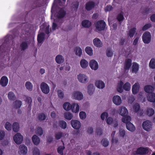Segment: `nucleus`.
<instances>
[{"label": "nucleus", "mask_w": 155, "mask_h": 155, "mask_svg": "<svg viewBox=\"0 0 155 155\" xmlns=\"http://www.w3.org/2000/svg\"><path fill=\"white\" fill-rule=\"evenodd\" d=\"M106 54L108 57H111L112 56L113 53L111 50L108 49L106 52Z\"/></svg>", "instance_id": "61"}, {"label": "nucleus", "mask_w": 155, "mask_h": 155, "mask_svg": "<svg viewBox=\"0 0 155 155\" xmlns=\"http://www.w3.org/2000/svg\"><path fill=\"white\" fill-rule=\"evenodd\" d=\"M144 90L145 91L148 93L153 92L154 88L153 86L150 85H146L144 87Z\"/></svg>", "instance_id": "26"}, {"label": "nucleus", "mask_w": 155, "mask_h": 155, "mask_svg": "<svg viewBox=\"0 0 155 155\" xmlns=\"http://www.w3.org/2000/svg\"><path fill=\"white\" fill-rule=\"evenodd\" d=\"M18 152L20 154L25 155L28 152V148L27 147L23 144L20 145L19 147Z\"/></svg>", "instance_id": "11"}, {"label": "nucleus", "mask_w": 155, "mask_h": 155, "mask_svg": "<svg viewBox=\"0 0 155 155\" xmlns=\"http://www.w3.org/2000/svg\"><path fill=\"white\" fill-rule=\"evenodd\" d=\"M123 84L124 83L122 81L118 83L117 88V90L118 92L121 93L123 91Z\"/></svg>", "instance_id": "32"}, {"label": "nucleus", "mask_w": 155, "mask_h": 155, "mask_svg": "<svg viewBox=\"0 0 155 155\" xmlns=\"http://www.w3.org/2000/svg\"><path fill=\"white\" fill-rule=\"evenodd\" d=\"M26 88L29 91H31L33 89V85L29 81H27L25 84Z\"/></svg>", "instance_id": "41"}, {"label": "nucleus", "mask_w": 155, "mask_h": 155, "mask_svg": "<svg viewBox=\"0 0 155 155\" xmlns=\"http://www.w3.org/2000/svg\"><path fill=\"white\" fill-rule=\"evenodd\" d=\"M101 143L103 146L104 147H107L109 144V141L106 139H103Z\"/></svg>", "instance_id": "54"}, {"label": "nucleus", "mask_w": 155, "mask_h": 155, "mask_svg": "<svg viewBox=\"0 0 155 155\" xmlns=\"http://www.w3.org/2000/svg\"><path fill=\"white\" fill-rule=\"evenodd\" d=\"M132 71L133 72L137 73L139 69V65L136 63H134L132 66Z\"/></svg>", "instance_id": "40"}, {"label": "nucleus", "mask_w": 155, "mask_h": 155, "mask_svg": "<svg viewBox=\"0 0 155 155\" xmlns=\"http://www.w3.org/2000/svg\"><path fill=\"white\" fill-rule=\"evenodd\" d=\"M149 152L148 148L140 147L137 149L134 154H144L147 153Z\"/></svg>", "instance_id": "10"}, {"label": "nucleus", "mask_w": 155, "mask_h": 155, "mask_svg": "<svg viewBox=\"0 0 155 155\" xmlns=\"http://www.w3.org/2000/svg\"><path fill=\"white\" fill-rule=\"evenodd\" d=\"M28 47V44L25 42H23L20 45L21 49L22 50H24Z\"/></svg>", "instance_id": "51"}, {"label": "nucleus", "mask_w": 155, "mask_h": 155, "mask_svg": "<svg viewBox=\"0 0 155 155\" xmlns=\"http://www.w3.org/2000/svg\"><path fill=\"white\" fill-rule=\"evenodd\" d=\"M65 14V12L64 10L62 8L59 9L58 12L56 14L57 16L59 18H63Z\"/></svg>", "instance_id": "30"}, {"label": "nucleus", "mask_w": 155, "mask_h": 155, "mask_svg": "<svg viewBox=\"0 0 155 155\" xmlns=\"http://www.w3.org/2000/svg\"><path fill=\"white\" fill-rule=\"evenodd\" d=\"M46 118V116L43 113L39 114L38 116V119L40 120H45Z\"/></svg>", "instance_id": "57"}, {"label": "nucleus", "mask_w": 155, "mask_h": 155, "mask_svg": "<svg viewBox=\"0 0 155 155\" xmlns=\"http://www.w3.org/2000/svg\"><path fill=\"white\" fill-rule=\"evenodd\" d=\"M114 103L117 105H119L121 103L122 100L120 97L118 95H115L113 98Z\"/></svg>", "instance_id": "13"}, {"label": "nucleus", "mask_w": 155, "mask_h": 155, "mask_svg": "<svg viewBox=\"0 0 155 155\" xmlns=\"http://www.w3.org/2000/svg\"><path fill=\"white\" fill-rule=\"evenodd\" d=\"M146 113L148 116H151L154 114V110L153 108L149 107L147 108L146 110Z\"/></svg>", "instance_id": "33"}, {"label": "nucleus", "mask_w": 155, "mask_h": 155, "mask_svg": "<svg viewBox=\"0 0 155 155\" xmlns=\"http://www.w3.org/2000/svg\"><path fill=\"white\" fill-rule=\"evenodd\" d=\"M147 99L148 101L151 102L155 101V93L152 92L148 93L147 95Z\"/></svg>", "instance_id": "16"}, {"label": "nucleus", "mask_w": 155, "mask_h": 155, "mask_svg": "<svg viewBox=\"0 0 155 155\" xmlns=\"http://www.w3.org/2000/svg\"><path fill=\"white\" fill-rule=\"evenodd\" d=\"M85 51L86 53L90 56L93 55V51L92 48L90 47H87L85 48Z\"/></svg>", "instance_id": "49"}, {"label": "nucleus", "mask_w": 155, "mask_h": 155, "mask_svg": "<svg viewBox=\"0 0 155 155\" xmlns=\"http://www.w3.org/2000/svg\"><path fill=\"white\" fill-rule=\"evenodd\" d=\"M133 109L134 112L138 111L140 109V106L139 104L136 103L134 104L133 106Z\"/></svg>", "instance_id": "55"}, {"label": "nucleus", "mask_w": 155, "mask_h": 155, "mask_svg": "<svg viewBox=\"0 0 155 155\" xmlns=\"http://www.w3.org/2000/svg\"><path fill=\"white\" fill-rule=\"evenodd\" d=\"M80 64L81 67L83 68H86L88 65V62L85 59L81 60Z\"/></svg>", "instance_id": "36"}, {"label": "nucleus", "mask_w": 155, "mask_h": 155, "mask_svg": "<svg viewBox=\"0 0 155 155\" xmlns=\"http://www.w3.org/2000/svg\"><path fill=\"white\" fill-rule=\"evenodd\" d=\"M22 105V102L20 100H17L13 103L14 107L16 108H20Z\"/></svg>", "instance_id": "35"}, {"label": "nucleus", "mask_w": 155, "mask_h": 155, "mask_svg": "<svg viewBox=\"0 0 155 155\" xmlns=\"http://www.w3.org/2000/svg\"><path fill=\"white\" fill-rule=\"evenodd\" d=\"M95 90L93 84H90L88 85L87 87V92L90 95L93 93Z\"/></svg>", "instance_id": "19"}, {"label": "nucleus", "mask_w": 155, "mask_h": 155, "mask_svg": "<svg viewBox=\"0 0 155 155\" xmlns=\"http://www.w3.org/2000/svg\"><path fill=\"white\" fill-rule=\"evenodd\" d=\"M136 29L135 28H131L128 33V36L130 38L133 37L136 32Z\"/></svg>", "instance_id": "43"}, {"label": "nucleus", "mask_w": 155, "mask_h": 155, "mask_svg": "<svg viewBox=\"0 0 155 155\" xmlns=\"http://www.w3.org/2000/svg\"><path fill=\"white\" fill-rule=\"evenodd\" d=\"M12 129L15 132L19 131L20 129L19 124L17 122H14L12 124Z\"/></svg>", "instance_id": "31"}, {"label": "nucleus", "mask_w": 155, "mask_h": 155, "mask_svg": "<svg viewBox=\"0 0 155 155\" xmlns=\"http://www.w3.org/2000/svg\"><path fill=\"white\" fill-rule=\"evenodd\" d=\"M40 31H45L46 34H48L51 31L49 30V25H48L44 26L43 25L41 26Z\"/></svg>", "instance_id": "27"}, {"label": "nucleus", "mask_w": 155, "mask_h": 155, "mask_svg": "<svg viewBox=\"0 0 155 155\" xmlns=\"http://www.w3.org/2000/svg\"><path fill=\"white\" fill-rule=\"evenodd\" d=\"M131 88V84L128 82L126 83L123 84V89L126 91H129Z\"/></svg>", "instance_id": "46"}, {"label": "nucleus", "mask_w": 155, "mask_h": 155, "mask_svg": "<svg viewBox=\"0 0 155 155\" xmlns=\"http://www.w3.org/2000/svg\"><path fill=\"white\" fill-rule=\"evenodd\" d=\"M79 116L80 118L82 120L85 119L86 116V113L84 111H81L79 113Z\"/></svg>", "instance_id": "59"}, {"label": "nucleus", "mask_w": 155, "mask_h": 155, "mask_svg": "<svg viewBox=\"0 0 155 155\" xmlns=\"http://www.w3.org/2000/svg\"><path fill=\"white\" fill-rule=\"evenodd\" d=\"M72 97L74 99L81 100L83 98V95L80 91H74L72 93Z\"/></svg>", "instance_id": "7"}, {"label": "nucleus", "mask_w": 155, "mask_h": 155, "mask_svg": "<svg viewBox=\"0 0 155 155\" xmlns=\"http://www.w3.org/2000/svg\"><path fill=\"white\" fill-rule=\"evenodd\" d=\"M118 113L120 115L123 117L126 116L128 114L127 109L125 107L123 106L119 107Z\"/></svg>", "instance_id": "8"}, {"label": "nucleus", "mask_w": 155, "mask_h": 155, "mask_svg": "<svg viewBox=\"0 0 155 155\" xmlns=\"http://www.w3.org/2000/svg\"><path fill=\"white\" fill-rule=\"evenodd\" d=\"M64 118L69 120H71L73 118V115L72 114L69 112H67L64 114Z\"/></svg>", "instance_id": "42"}, {"label": "nucleus", "mask_w": 155, "mask_h": 155, "mask_svg": "<svg viewBox=\"0 0 155 155\" xmlns=\"http://www.w3.org/2000/svg\"><path fill=\"white\" fill-rule=\"evenodd\" d=\"M5 128L8 131H10L12 130V125L9 122H7L5 125Z\"/></svg>", "instance_id": "50"}, {"label": "nucleus", "mask_w": 155, "mask_h": 155, "mask_svg": "<svg viewBox=\"0 0 155 155\" xmlns=\"http://www.w3.org/2000/svg\"><path fill=\"white\" fill-rule=\"evenodd\" d=\"M8 97L10 101H14L16 99L15 94L12 91H10L8 93Z\"/></svg>", "instance_id": "38"}, {"label": "nucleus", "mask_w": 155, "mask_h": 155, "mask_svg": "<svg viewBox=\"0 0 155 155\" xmlns=\"http://www.w3.org/2000/svg\"><path fill=\"white\" fill-rule=\"evenodd\" d=\"M32 139L33 143L36 145H38L40 142L39 138L36 135H34L32 137Z\"/></svg>", "instance_id": "22"}, {"label": "nucleus", "mask_w": 155, "mask_h": 155, "mask_svg": "<svg viewBox=\"0 0 155 155\" xmlns=\"http://www.w3.org/2000/svg\"><path fill=\"white\" fill-rule=\"evenodd\" d=\"M143 41L145 44H148L151 41V35L148 31L145 32L143 34L142 36Z\"/></svg>", "instance_id": "4"}, {"label": "nucleus", "mask_w": 155, "mask_h": 155, "mask_svg": "<svg viewBox=\"0 0 155 155\" xmlns=\"http://www.w3.org/2000/svg\"><path fill=\"white\" fill-rule=\"evenodd\" d=\"M106 26V24L104 21H98L95 24V30L97 32L103 31L105 29Z\"/></svg>", "instance_id": "1"}, {"label": "nucleus", "mask_w": 155, "mask_h": 155, "mask_svg": "<svg viewBox=\"0 0 155 155\" xmlns=\"http://www.w3.org/2000/svg\"><path fill=\"white\" fill-rule=\"evenodd\" d=\"M33 155H40V151L39 149L37 147H35L33 150Z\"/></svg>", "instance_id": "60"}, {"label": "nucleus", "mask_w": 155, "mask_h": 155, "mask_svg": "<svg viewBox=\"0 0 155 155\" xmlns=\"http://www.w3.org/2000/svg\"><path fill=\"white\" fill-rule=\"evenodd\" d=\"M95 6L94 2L90 1L86 3L85 5L86 9L87 11H90Z\"/></svg>", "instance_id": "18"}, {"label": "nucleus", "mask_w": 155, "mask_h": 155, "mask_svg": "<svg viewBox=\"0 0 155 155\" xmlns=\"http://www.w3.org/2000/svg\"><path fill=\"white\" fill-rule=\"evenodd\" d=\"M64 148V147L63 146H60L58 148V152L61 155H63V150Z\"/></svg>", "instance_id": "58"}, {"label": "nucleus", "mask_w": 155, "mask_h": 155, "mask_svg": "<svg viewBox=\"0 0 155 155\" xmlns=\"http://www.w3.org/2000/svg\"><path fill=\"white\" fill-rule=\"evenodd\" d=\"M63 133L61 132H58L55 134V138L57 140H59L61 138L62 136Z\"/></svg>", "instance_id": "53"}, {"label": "nucleus", "mask_w": 155, "mask_h": 155, "mask_svg": "<svg viewBox=\"0 0 155 155\" xmlns=\"http://www.w3.org/2000/svg\"><path fill=\"white\" fill-rule=\"evenodd\" d=\"M152 125L153 124L151 121L147 120L143 122L142 126L144 130L149 132L152 130Z\"/></svg>", "instance_id": "3"}, {"label": "nucleus", "mask_w": 155, "mask_h": 155, "mask_svg": "<svg viewBox=\"0 0 155 155\" xmlns=\"http://www.w3.org/2000/svg\"><path fill=\"white\" fill-rule=\"evenodd\" d=\"M108 116V113L106 112H104L101 115V118L102 120H104L105 117Z\"/></svg>", "instance_id": "62"}, {"label": "nucleus", "mask_w": 155, "mask_h": 155, "mask_svg": "<svg viewBox=\"0 0 155 155\" xmlns=\"http://www.w3.org/2000/svg\"><path fill=\"white\" fill-rule=\"evenodd\" d=\"M124 18L123 15L121 14H119L117 16V19L119 21H123Z\"/></svg>", "instance_id": "64"}, {"label": "nucleus", "mask_w": 155, "mask_h": 155, "mask_svg": "<svg viewBox=\"0 0 155 155\" xmlns=\"http://www.w3.org/2000/svg\"><path fill=\"white\" fill-rule=\"evenodd\" d=\"M77 78L78 81L82 84H86L89 81V78L87 76L83 74H78Z\"/></svg>", "instance_id": "2"}, {"label": "nucleus", "mask_w": 155, "mask_h": 155, "mask_svg": "<svg viewBox=\"0 0 155 155\" xmlns=\"http://www.w3.org/2000/svg\"><path fill=\"white\" fill-rule=\"evenodd\" d=\"M55 60L56 62L58 64H61L63 63L64 61L63 57L61 55H58L55 57Z\"/></svg>", "instance_id": "24"}, {"label": "nucleus", "mask_w": 155, "mask_h": 155, "mask_svg": "<svg viewBox=\"0 0 155 155\" xmlns=\"http://www.w3.org/2000/svg\"><path fill=\"white\" fill-rule=\"evenodd\" d=\"M89 65L91 69L94 70H97L98 68L97 62L94 60H92L90 61Z\"/></svg>", "instance_id": "12"}, {"label": "nucleus", "mask_w": 155, "mask_h": 155, "mask_svg": "<svg viewBox=\"0 0 155 155\" xmlns=\"http://www.w3.org/2000/svg\"><path fill=\"white\" fill-rule=\"evenodd\" d=\"M95 85L98 88L101 89L104 88L105 86L104 82L101 80L97 81L95 83Z\"/></svg>", "instance_id": "23"}, {"label": "nucleus", "mask_w": 155, "mask_h": 155, "mask_svg": "<svg viewBox=\"0 0 155 155\" xmlns=\"http://www.w3.org/2000/svg\"><path fill=\"white\" fill-rule=\"evenodd\" d=\"M94 45L97 47H101L102 46V43L98 38H94L93 41Z\"/></svg>", "instance_id": "21"}, {"label": "nucleus", "mask_w": 155, "mask_h": 155, "mask_svg": "<svg viewBox=\"0 0 155 155\" xmlns=\"http://www.w3.org/2000/svg\"><path fill=\"white\" fill-rule=\"evenodd\" d=\"M8 79L5 76H3L2 77L0 80V84L2 87L6 86L8 84Z\"/></svg>", "instance_id": "14"}, {"label": "nucleus", "mask_w": 155, "mask_h": 155, "mask_svg": "<svg viewBox=\"0 0 155 155\" xmlns=\"http://www.w3.org/2000/svg\"><path fill=\"white\" fill-rule=\"evenodd\" d=\"M140 86L139 84L138 83H136L132 86V92L133 93L135 94L139 91Z\"/></svg>", "instance_id": "15"}, {"label": "nucleus", "mask_w": 155, "mask_h": 155, "mask_svg": "<svg viewBox=\"0 0 155 155\" xmlns=\"http://www.w3.org/2000/svg\"><path fill=\"white\" fill-rule=\"evenodd\" d=\"M57 94L58 97L60 99H62L64 97V94L62 91L58 90L57 91Z\"/></svg>", "instance_id": "52"}, {"label": "nucleus", "mask_w": 155, "mask_h": 155, "mask_svg": "<svg viewBox=\"0 0 155 155\" xmlns=\"http://www.w3.org/2000/svg\"><path fill=\"white\" fill-rule=\"evenodd\" d=\"M126 128L128 130L131 132H134L136 129L134 125L130 122L126 124Z\"/></svg>", "instance_id": "28"}, {"label": "nucleus", "mask_w": 155, "mask_h": 155, "mask_svg": "<svg viewBox=\"0 0 155 155\" xmlns=\"http://www.w3.org/2000/svg\"><path fill=\"white\" fill-rule=\"evenodd\" d=\"M45 38V34L43 32H42L38 34L37 37V40L38 43H42Z\"/></svg>", "instance_id": "20"}, {"label": "nucleus", "mask_w": 155, "mask_h": 155, "mask_svg": "<svg viewBox=\"0 0 155 155\" xmlns=\"http://www.w3.org/2000/svg\"><path fill=\"white\" fill-rule=\"evenodd\" d=\"M72 105L69 103L66 102L63 104V107L64 110L69 111L72 108Z\"/></svg>", "instance_id": "25"}, {"label": "nucleus", "mask_w": 155, "mask_h": 155, "mask_svg": "<svg viewBox=\"0 0 155 155\" xmlns=\"http://www.w3.org/2000/svg\"><path fill=\"white\" fill-rule=\"evenodd\" d=\"M74 51L76 55L79 57L81 56L82 54V51L80 47H76Z\"/></svg>", "instance_id": "37"}, {"label": "nucleus", "mask_w": 155, "mask_h": 155, "mask_svg": "<svg viewBox=\"0 0 155 155\" xmlns=\"http://www.w3.org/2000/svg\"><path fill=\"white\" fill-rule=\"evenodd\" d=\"M106 122L108 124L111 125L113 124L114 120H113L112 117H109L106 119Z\"/></svg>", "instance_id": "56"}, {"label": "nucleus", "mask_w": 155, "mask_h": 155, "mask_svg": "<svg viewBox=\"0 0 155 155\" xmlns=\"http://www.w3.org/2000/svg\"><path fill=\"white\" fill-rule=\"evenodd\" d=\"M13 139L16 143L20 144L23 140V137L21 134L18 133L14 136Z\"/></svg>", "instance_id": "6"}, {"label": "nucleus", "mask_w": 155, "mask_h": 155, "mask_svg": "<svg viewBox=\"0 0 155 155\" xmlns=\"http://www.w3.org/2000/svg\"><path fill=\"white\" fill-rule=\"evenodd\" d=\"M35 132L37 135L41 136L43 134V131L42 128L38 127L36 129Z\"/></svg>", "instance_id": "47"}, {"label": "nucleus", "mask_w": 155, "mask_h": 155, "mask_svg": "<svg viewBox=\"0 0 155 155\" xmlns=\"http://www.w3.org/2000/svg\"><path fill=\"white\" fill-rule=\"evenodd\" d=\"M40 88L42 92L45 94H47L50 92V87L48 85L44 82H42L40 85Z\"/></svg>", "instance_id": "5"}, {"label": "nucleus", "mask_w": 155, "mask_h": 155, "mask_svg": "<svg viewBox=\"0 0 155 155\" xmlns=\"http://www.w3.org/2000/svg\"><path fill=\"white\" fill-rule=\"evenodd\" d=\"M149 67L152 69L155 68V59H152L149 64Z\"/></svg>", "instance_id": "48"}, {"label": "nucleus", "mask_w": 155, "mask_h": 155, "mask_svg": "<svg viewBox=\"0 0 155 155\" xmlns=\"http://www.w3.org/2000/svg\"><path fill=\"white\" fill-rule=\"evenodd\" d=\"M59 126L63 129H65L67 127L66 122L64 120H61L59 122Z\"/></svg>", "instance_id": "45"}, {"label": "nucleus", "mask_w": 155, "mask_h": 155, "mask_svg": "<svg viewBox=\"0 0 155 155\" xmlns=\"http://www.w3.org/2000/svg\"><path fill=\"white\" fill-rule=\"evenodd\" d=\"M131 60L130 59L126 60L124 64V69L125 71H128L131 65Z\"/></svg>", "instance_id": "17"}, {"label": "nucleus", "mask_w": 155, "mask_h": 155, "mask_svg": "<svg viewBox=\"0 0 155 155\" xmlns=\"http://www.w3.org/2000/svg\"><path fill=\"white\" fill-rule=\"evenodd\" d=\"M72 111L75 113L78 112L79 110V107L77 104H74L72 105Z\"/></svg>", "instance_id": "44"}, {"label": "nucleus", "mask_w": 155, "mask_h": 155, "mask_svg": "<svg viewBox=\"0 0 155 155\" xmlns=\"http://www.w3.org/2000/svg\"><path fill=\"white\" fill-rule=\"evenodd\" d=\"M72 127L76 130L79 129L81 127L80 122L77 120H72L71 121Z\"/></svg>", "instance_id": "9"}, {"label": "nucleus", "mask_w": 155, "mask_h": 155, "mask_svg": "<svg viewBox=\"0 0 155 155\" xmlns=\"http://www.w3.org/2000/svg\"><path fill=\"white\" fill-rule=\"evenodd\" d=\"M131 120V118L129 116H127L126 117L125 116L122 119V121L126 124L130 123Z\"/></svg>", "instance_id": "39"}, {"label": "nucleus", "mask_w": 155, "mask_h": 155, "mask_svg": "<svg viewBox=\"0 0 155 155\" xmlns=\"http://www.w3.org/2000/svg\"><path fill=\"white\" fill-rule=\"evenodd\" d=\"M118 136L122 138L126 137V133L125 130L122 129H120L118 132Z\"/></svg>", "instance_id": "29"}, {"label": "nucleus", "mask_w": 155, "mask_h": 155, "mask_svg": "<svg viewBox=\"0 0 155 155\" xmlns=\"http://www.w3.org/2000/svg\"><path fill=\"white\" fill-rule=\"evenodd\" d=\"M82 26L85 28H89L91 25V22L88 20H84L82 22Z\"/></svg>", "instance_id": "34"}, {"label": "nucleus", "mask_w": 155, "mask_h": 155, "mask_svg": "<svg viewBox=\"0 0 155 155\" xmlns=\"http://www.w3.org/2000/svg\"><path fill=\"white\" fill-rule=\"evenodd\" d=\"M112 9L113 8L110 5H107L104 8V10L106 12L110 11L112 10Z\"/></svg>", "instance_id": "63"}]
</instances>
